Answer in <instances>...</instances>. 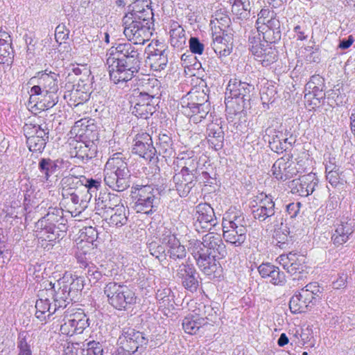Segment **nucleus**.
I'll list each match as a JSON object with an SVG mask.
<instances>
[{
    "label": "nucleus",
    "instance_id": "1",
    "mask_svg": "<svg viewBox=\"0 0 355 355\" xmlns=\"http://www.w3.org/2000/svg\"><path fill=\"white\" fill-rule=\"evenodd\" d=\"M110 80L114 83L128 82L139 71L142 62V49L132 42L117 44L107 53Z\"/></svg>",
    "mask_w": 355,
    "mask_h": 355
},
{
    "label": "nucleus",
    "instance_id": "2",
    "mask_svg": "<svg viewBox=\"0 0 355 355\" xmlns=\"http://www.w3.org/2000/svg\"><path fill=\"white\" fill-rule=\"evenodd\" d=\"M189 249L191 250L197 265L208 276H220L221 266L217 259L225 258L227 255L226 246L220 235L208 233L202 237V241L191 239L189 243Z\"/></svg>",
    "mask_w": 355,
    "mask_h": 355
},
{
    "label": "nucleus",
    "instance_id": "3",
    "mask_svg": "<svg viewBox=\"0 0 355 355\" xmlns=\"http://www.w3.org/2000/svg\"><path fill=\"white\" fill-rule=\"evenodd\" d=\"M153 12L146 0H137L123 18V33L128 41L144 44L153 35Z\"/></svg>",
    "mask_w": 355,
    "mask_h": 355
},
{
    "label": "nucleus",
    "instance_id": "4",
    "mask_svg": "<svg viewBox=\"0 0 355 355\" xmlns=\"http://www.w3.org/2000/svg\"><path fill=\"white\" fill-rule=\"evenodd\" d=\"M105 184L114 191H123L130 185L131 175L127 159L121 153H116L107 161L104 171Z\"/></svg>",
    "mask_w": 355,
    "mask_h": 355
},
{
    "label": "nucleus",
    "instance_id": "5",
    "mask_svg": "<svg viewBox=\"0 0 355 355\" xmlns=\"http://www.w3.org/2000/svg\"><path fill=\"white\" fill-rule=\"evenodd\" d=\"M65 220L63 210L59 207H49L47 213L35 223V232L39 239L53 243L58 240L62 234Z\"/></svg>",
    "mask_w": 355,
    "mask_h": 355
},
{
    "label": "nucleus",
    "instance_id": "6",
    "mask_svg": "<svg viewBox=\"0 0 355 355\" xmlns=\"http://www.w3.org/2000/svg\"><path fill=\"white\" fill-rule=\"evenodd\" d=\"M210 103L208 96L203 91H196L188 93L181 100L179 110L195 123L205 119L210 112Z\"/></svg>",
    "mask_w": 355,
    "mask_h": 355
},
{
    "label": "nucleus",
    "instance_id": "7",
    "mask_svg": "<svg viewBox=\"0 0 355 355\" xmlns=\"http://www.w3.org/2000/svg\"><path fill=\"white\" fill-rule=\"evenodd\" d=\"M322 288L317 282H311L297 291L289 301V308L293 313H306L315 306L322 297Z\"/></svg>",
    "mask_w": 355,
    "mask_h": 355
},
{
    "label": "nucleus",
    "instance_id": "8",
    "mask_svg": "<svg viewBox=\"0 0 355 355\" xmlns=\"http://www.w3.org/2000/svg\"><path fill=\"white\" fill-rule=\"evenodd\" d=\"M103 291L108 303L116 309L125 311L137 302L135 292L124 284L110 282L105 284Z\"/></svg>",
    "mask_w": 355,
    "mask_h": 355
},
{
    "label": "nucleus",
    "instance_id": "9",
    "mask_svg": "<svg viewBox=\"0 0 355 355\" xmlns=\"http://www.w3.org/2000/svg\"><path fill=\"white\" fill-rule=\"evenodd\" d=\"M132 193L135 195V209L137 212L150 214L155 212L160 202L159 193L157 189L151 185H136L132 187Z\"/></svg>",
    "mask_w": 355,
    "mask_h": 355
},
{
    "label": "nucleus",
    "instance_id": "10",
    "mask_svg": "<svg viewBox=\"0 0 355 355\" xmlns=\"http://www.w3.org/2000/svg\"><path fill=\"white\" fill-rule=\"evenodd\" d=\"M23 129L29 150L42 153L49 141V130L47 125L26 124Z\"/></svg>",
    "mask_w": 355,
    "mask_h": 355
},
{
    "label": "nucleus",
    "instance_id": "11",
    "mask_svg": "<svg viewBox=\"0 0 355 355\" xmlns=\"http://www.w3.org/2000/svg\"><path fill=\"white\" fill-rule=\"evenodd\" d=\"M254 85L242 82L237 78L230 79L226 88L225 101L230 98H235L236 103L243 109L250 107V93L254 90Z\"/></svg>",
    "mask_w": 355,
    "mask_h": 355
},
{
    "label": "nucleus",
    "instance_id": "12",
    "mask_svg": "<svg viewBox=\"0 0 355 355\" xmlns=\"http://www.w3.org/2000/svg\"><path fill=\"white\" fill-rule=\"evenodd\" d=\"M159 241L162 245H165L166 247L165 256L169 257L171 263L185 259L187 256L185 247L180 243L175 234L172 233L169 229L163 228L159 236Z\"/></svg>",
    "mask_w": 355,
    "mask_h": 355
},
{
    "label": "nucleus",
    "instance_id": "13",
    "mask_svg": "<svg viewBox=\"0 0 355 355\" xmlns=\"http://www.w3.org/2000/svg\"><path fill=\"white\" fill-rule=\"evenodd\" d=\"M148 339L143 332L132 327H124L122 329L118 343L122 349L131 355L135 353L139 347L147 345Z\"/></svg>",
    "mask_w": 355,
    "mask_h": 355
},
{
    "label": "nucleus",
    "instance_id": "14",
    "mask_svg": "<svg viewBox=\"0 0 355 355\" xmlns=\"http://www.w3.org/2000/svg\"><path fill=\"white\" fill-rule=\"evenodd\" d=\"M148 56L146 62L151 69L156 71H161L167 66L168 62V54L170 51L168 47L162 43L156 41L148 46Z\"/></svg>",
    "mask_w": 355,
    "mask_h": 355
},
{
    "label": "nucleus",
    "instance_id": "15",
    "mask_svg": "<svg viewBox=\"0 0 355 355\" xmlns=\"http://www.w3.org/2000/svg\"><path fill=\"white\" fill-rule=\"evenodd\" d=\"M193 226L197 232L210 230L217 224L214 209L208 203H200L195 208Z\"/></svg>",
    "mask_w": 355,
    "mask_h": 355
},
{
    "label": "nucleus",
    "instance_id": "16",
    "mask_svg": "<svg viewBox=\"0 0 355 355\" xmlns=\"http://www.w3.org/2000/svg\"><path fill=\"white\" fill-rule=\"evenodd\" d=\"M36 83L37 85L31 88V96L39 95L49 92L58 91V73L40 71L37 76L31 78L29 83Z\"/></svg>",
    "mask_w": 355,
    "mask_h": 355
},
{
    "label": "nucleus",
    "instance_id": "17",
    "mask_svg": "<svg viewBox=\"0 0 355 355\" xmlns=\"http://www.w3.org/2000/svg\"><path fill=\"white\" fill-rule=\"evenodd\" d=\"M92 138L86 141H76L71 144L72 147L70 150L71 156L80 160L82 163H87L89 160L96 157L97 153V145L94 142L96 138V134H92Z\"/></svg>",
    "mask_w": 355,
    "mask_h": 355
},
{
    "label": "nucleus",
    "instance_id": "18",
    "mask_svg": "<svg viewBox=\"0 0 355 355\" xmlns=\"http://www.w3.org/2000/svg\"><path fill=\"white\" fill-rule=\"evenodd\" d=\"M257 205L252 207V216L259 222L270 220L277 214L275 204L271 196L261 193L257 196Z\"/></svg>",
    "mask_w": 355,
    "mask_h": 355
},
{
    "label": "nucleus",
    "instance_id": "19",
    "mask_svg": "<svg viewBox=\"0 0 355 355\" xmlns=\"http://www.w3.org/2000/svg\"><path fill=\"white\" fill-rule=\"evenodd\" d=\"M252 45L250 50L254 55L255 60L259 62L263 67H268L277 60V51L268 43H262L260 38L254 37L250 42Z\"/></svg>",
    "mask_w": 355,
    "mask_h": 355
},
{
    "label": "nucleus",
    "instance_id": "20",
    "mask_svg": "<svg viewBox=\"0 0 355 355\" xmlns=\"http://www.w3.org/2000/svg\"><path fill=\"white\" fill-rule=\"evenodd\" d=\"M132 152L149 162H155L157 159V148L153 144L151 137L146 132L137 135Z\"/></svg>",
    "mask_w": 355,
    "mask_h": 355
},
{
    "label": "nucleus",
    "instance_id": "21",
    "mask_svg": "<svg viewBox=\"0 0 355 355\" xmlns=\"http://www.w3.org/2000/svg\"><path fill=\"white\" fill-rule=\"evenodd\" d=\"M176 276L181 279L183 287L193 293L199 286L198 275L194 266L188 261L176 266Z\"/></svg>",
    "mask_w": 355,
    "mask_h": 355
},
{
    "label": "nucleus",
    "instance_id": "22",
    "mask_svg": "<svg viewBox=\"0 0 355 355\" xmlns=\"http://www.w3.org/2000/svg\"><path fill=\"white\" fill-rule=\"evenodd\" d=\"M292 156L287 155L277 159L272 166V175L279 181L284 182L292 178L297 173V170L291 159Z\"/></svg>",
    "mask_w": 355,
    "mask_h": 355
},
{
    "label": "nucleus",
    "instance_id": "23",
    "mask_svg": "<svg viewBox=\"0 0 355 355\" xmlns=\"http://www.w3.org/2000/svg\"><path fill=\"white\" fill-rule=\"evenodd\" d=\"M318 179L315 173H310L292 180L289 187L292 192L300 196L306 197L311 194L318 186Z\"/></svg>",
    "mask_w": 355,
    "mask_h": 355
},
{
    "label": "nucleus",
    "instance_id": "24",
    "mask_svg": "<svg viewBox=\"0 0 355 355\" xmlns=\"http://www.w3.org/2000/svg\"><path fill=\"white\" fill-rule=\"evenodd\" d=\"M58 290L55 288V284L50 283V288L46 289L45 294L47 297H51L54 302V306L60 309H64L72 301H76L67 290V284L64 282L58 281Z\"/></svg>",
    "mask_w": 355,
    "mask_h": 355
},
{
    "label": "nucleus",
    "instance_id": "25",
    "mask_svg": "<svg viewBox=\"0 0 355 355\" xmlns=\"http://www.w3.org/2000/svg\"><path fill=\"white\" fill-rule=\"evenodd\" d=\"M67 202L71 203V208L74 209L76 214H80L88 207V204L92 199V194L87 193V189L81 186L78 189L73 190L69 193L68 196H62Z\"/></svg>",
    "mask_w": 355,
    "mask_h": 355
},
{
    "label": "nucleus",
    "instance_id": "26",
    "mask_svg": "<svg viewBox=\"0 0 355 355\" xmlns=\"http://www.w3.org/2000/svg\"><path fill=\"white\" fill-rule=\"evenodd\" d=\"M119 197L111 193H100L96 198V213L104 216L121 205Z\"/></svg>",
    "mask_w": 355,
    "mask_h": 355
},
{
    "label": "nucleus",
    "instance_id": "27",
    "mask_svg": "<svg viewBox=\"0 0 355 355\" xmlns=\"http://www.w3.org/2000/svg\"><path fill=\"white\" fill-rule=\"evenodd\" d=\"M197 181V176L186 173H175L172 179V182L174 184L173 189L175 190L180 197H187L196 186Z\"/></svg>",
    "mask_w": 355,
    "mask_h": 355
},
{
    "label": "nucleus",
    "instance_id": "28",
    "mask_svg": "<svg viewBox=\"0 0 355 355\" xmlns=\"http://www.w3.org/2000/svg\"><path fill=\"white\" fill-rule=\"evenodd\" d=\"M63 163L62 159H53L49 157L39 159L37 167L44 182H51V177L62 168Z\"/></svg>",
    "mask_w": 355,
    "mask_h": 355
},
{
    "label": "nucleus",
    "instance_id": "29",
    "mask_svg": "<svg viewBox=\"0 0 355 355\" xmlns=\"http://www.w3.org/2000/svg\"><path fill=\"white\" fill-rule=\"evenodd\" d=\"M138 92L148 96L155 101L159 102L161 94V83L155 78L144 77L140 80Z\"/></svg>",
    "mask_w": 355,
    "mask_h": 355
},
{
    "label": "nucleus",
    "instance_id": "30",
    "mask_svg": "<svg viewBox=\"0 0 355 355\" xmlns=\"http://www.w3.org/2000/svg\"><path fill=\"white\" fill-rule=\"evenodd\" d=\"M354 220H341L336 225V230L331 239L335 245L339 246L345 243L354 231Z\"/></svg>",
    "mask_w": 355,
    "mask_h": 355
},
{
    "label": "nucleus",
    "instance_id": "31",
    "mask_svg": "<svg viewBox=\"0 0 355 355\" xmlns=\"http://www.w3.org/2000/svg\"><path fill=\"white\" fill-rule=\"evenodd\" d=\"M39 297L40 299L35 302V317L40 321H45L58 310L54 304H51L44 290L40 292Z\"/></svg>",
    "mask_w": 355,
    "mask_h": 355
},
{
    "label": "nucleus",
    "instance_id": "32",
    "mask_svg": "<svg viewBox=\"0 0 355 355\" xmlns=\"http://www.w3.org/2000/svg\"><path fill=\"white\" fill-rule=\"evenodd\" d=\"M258 270L263 278L270 277V282L274 285L282 286L286 283V276L279 268L270 263L261 264Z\"/></svg>",
    "mask_w": 355,
    "mask_h": 355
},
{
    "label": "nucleus",
    "instance_id": "33",
    "mask_svg": "<svg viewBox=\"0 0 355 355\" xmlns=\"http://www.w3.org/2000/svg\"><path fill=\"white\" fill-rule=\"evenodd\" d=\"M207 139L209 146L215 150L223 147L224 132L218 123H211L207 128Z\"/></svg>",
    "mask_w": 355,
    "mask_h": 355
},
{
    "label": "nucleus",
    "instance_id": "34",
    "mask_svg": "<svg viewBox=\"0 0 355 355\" xmlns=\"http://www.w3.org/2000/svg\"><path fill=\"white\" fill-rule=\"evenodd\" d=\"M10 35L5 31H0V64L11 63L13 59Z\"/></svg>",
    "mask_w": 355,
    "mask_h": 355
},
{
    "label": "nucleus",
    "instance_id": "35",
    "mask_svg": "<svg viewBox=\"0 0 355 355\" xmlns=\"http://www.w3.org/2000/svg\"><path fill=\"white\" fill-rule=\"evenodd\" d=\"M223 238L225 241L234 245V246H241L246 239V231L239 230L237 228H230L228 225L222 223Z\"/></svg>",
    "mask_w": 355,
    "mask_h": 355
},
{
    "label": "nucleus",
    "instance_id": "36",
    "mask_svg": "<svg viewBox=\"0 0 355 355\" xmlns=\"http://www.w3.org/2000/svg\"><path fill=\"white\" fill-rule=\"evenodd\" d=\"M157 148V154L162 155L163 157L171 158L175 157V152L173 147V141L170 135L167 134H160L159 135Z\"/></svg>",
    "mask_w": 355,
    "mask_h": 355
},
{
    "label": "nucleus",
    "instance_id": "37",
    "mask_svg": "<svg viewBox=\"0 0 355 355\" xmlns=\"http://www.w3.org/2000/svg\"><path fill=\"white\" fill-rule=\"evenodd\" d=\"M226 37H227L217 35L213 37L211 46L214 52L219 55V57H226L229 55L232 51V42L228 40L230 37L227 35H226Z\"/></svg>",
    "mask_w": 355,
    "mask_h": 355
},
{
    "label": "nucleus",
    "instance_id": "38",
    "mask_svg": "<svg viewBox=\"0 0 355 355\" xmlns=\"http://www.w3.org/2000/svg\"><path fill=\"white\" fill-rule=\"evenodd\" d=\"M170 43L173 47L178 49H182L186 46L187 37L185 31L177 23L171 26V29L170 30Z\"/></svg>",
    "mask_w": 355,
    "mask_h": 355
},
{
    "label": "nucleus",
    "instance_id": "39",
    "mask_svg": "<svg viewBox=\"0 0 355 355\" xmlns=\"http://www.w3.org/2000/svg\"><path fill=\"white\" fill-rule=\"evenodd\" d=\"M67 320L72 326L76 334H82L89 324L88 322L89 318L83 311H78L70 314Z\"/></svg>",
    "mask_w": 355,
    "mask_h": 355
},
{
    "label": "nucleus",
    "instance_id": "40",
    "mask_svg": "<svg viewBox=\"0 0 355 355\" xmlns=\"http://www.w3.org/2000/svg\"><path fill=\"white\" fill-rule=\"evenodd\" d=\"M205 324V319L197 314H189L184 317L182 325L184 331L189 334H195L200 327Z\"/></svg>",
    "mask_w": 355,
    "mask_h": 355
},
{
    "label": "nucleus",
    "instance_id": "41",
    "mask_svg": "<svg viewBox=\"0 0 355 355\" xmlns=\"http://www.w3.org/2000/svg\"><path fill=\"white\" fill-rule=\"evenodd\" d=\"M81 176L69 175L62 178L60 180L62 196H68L73 190L78 189L81 185Z\"/></svg>",
    "mask_w": 355,
    "mask_h": 355
},
{
    "label": "nucleus",
    "instance_id": "42",
    "mask_svg": "<svg viewBox=\"0 0 355 355\" xmlns=\"http://www.w3.org/2000/svg\"><path fill=\"white\" fill-rule=\"evenodd\" d=\"M223 223L228 225L230 228L234 227L239 229L240 231L243 230L247 232L246 220L243 214L241 212H235L227 214L226 217L223 218Z\"/></svg>",
    "mask_w": 355,
    "mask_h": 355
},
{
    "label": "nucleus",
    "instance_id": "43",
    "mask_svg": "<svg viewBox=\"0 0 355 355\" xmlns=\"http://www.w3.org/2000/svg\"><path fill=\"white\" fill-rule=\"evenodd\" d=\"M158 105L157 102H153L148 105L135 104L131 108L132 113L137 118L147 119L150 118L153 113L156 112V106Z\"/></svg>",
    "mask_w": 355,
    "mask_h": 355
},
{
    "label": "nucleus",
    "instance_id": "44",
    "mask_svg": "<svg viewBox=\"0 0 355 355\" xmlns=\"http://www.w3.org/2000/svg\"><path fill=\"white\" fill-rule=\"evenodd\" d=\"M251 6L250 0H233L232 12L240 19H246L250 16Z\"/></svg>",
    "mask_w": 355,
    "mask_h": 355
},
{
    "label": "nucleus",
    "instance_id": "45",
    "mask_svg": "<svg viewBox=\"0 0 355 355\" xmlns=\"http://www.w3.org/2000/svg\"><path fill=\"white\" fill-rule=\"evenodd\" d=\"M125 207L123 205L115 209L114 214L110 218V225L112 226L121 227L126 224L128 218L125 214Z\"/></svg>",
    "mask_w": 355,
    "mask_h": 355
},
{
    "label": "nucleus",
    "instance_id": "46",
    "mask_svg": "<svg viewBox=\"0 0 355 355\" xmlns=\"http://www.w3.org/2000/svg\"><path fill=\"white\" fill-rule=\"evenodd\" d=\"M80 353V355H103V349L100 343L93 340L83 344Z\"/></svg>",
    "mask_w": 355,
    "mask_h": 355
},
{
    "label": "nucleus",
    "instance_id": "47",
    "mask_svg": "<svg viewBox=\"0 0 355 355\" xmlns=\"http://www.w3.org/2000/svg\"><path fill=\"white\" fill-rule=\"evenodd\" d=\"M57 93L58 91H54L37 95L40 96L38 99L40 100V103H42L41 106L43 109L48 110L57 104L58 98Z\"/></svg>",
    "mask_w": 355,
    "mask_h": 355
},
{
    "label": "nucleus",
    "instance_id": "48",
    "mask_svg": "<svg viewBox=\"0 0 355 355\" xmlns=\"http://www.w3.org/2000/svg\"><path fill=\"white\" fill-rule=\"evenodd\" d=\"M288 229L286 226L284 228L279 227L278 230H275L274 238L276 241V244L281 248H286L289 241L288 237Z\"/></svg>",
    "mask_w": 355,
    "mask_h": 355
},
{
    "label": "nucleus",
    "instance_id": "49",
    "mask_svg": "<svg viewBox=\"0 0 355 355\" xmlns=\"http://www.w3.org/2000/svg\"><path fill=\"white\" fill-rule=\"evenodd\" d=\"M83 282V277H76L73 279L69 285L67 284V290L70 291V294L75 300H78V297L80 295V292L84 287Z\"/></svg>",
    "mask_w": 355,
    "mask_h": 355
},
{
    "label": "nucleus",
    "instance_id": "50",
    "mask_svg": "<svg viewBox=\"0 0 355 355\" xmlns=\"http://www.w3.org/2000/svg\"><path fill=\"white\" fill-rule=\"evenodd\" d=\"M84 272L92 284H96L102 277L101 272L94 264L86 263L84 268Z\"/></svg>",
    "mask_w": 355,
    "mask_h": 355
},
{
    "label": "nucleus",
    "instance_id": "51",
    "mask_svg": "<svg viewBox=\"0 0 355 355\" xmlns=\"http://www.w3.org/2000/svg\"><path fill=\"white\" fill-rule=\"evenodd\" d=\"M198 164V157H195L191 159L187 160L186 163H183L181 166L182 169L179 173L197 176Z\"/></svg>",
    "mask_w": 355,
    "mask_h": 355
},
{
    "label": "nucleus",
    "instance_id": "52",
    "mask_svg": "<svg viewBox=\"0 0 355 355\" xmlns=\"http://www.w3.org/2000/svg\"><path fill=\"white\" fill-rule=\"evenodd\" d=\"M260 31L262 32L263 39L264 40V42L262 43H268L271 45L272 43L277 42L281 39L282 33L280 30H265Z\"/></svg>",
    "mask_w": 355,
    "mask_h": 355
},
{
    "label": "nucleus",
    "instance_id": "53",
    "mask_svg": "<svg viewBox=\"0 0 355 355\" xmlns=\"http://www.w3.org/2000/svg\"><path fill=\"white\" fill-rule=\"evenodd\" d=\"M24 332L20 333L18 338L17 348L18 355H32L30 345L28 344Z\"/></svg>",
    "mask_w": 355,
    "mask_h": 355
},
{
    "label": "nucleus",
    "instance_id": "54",
    "mask_svg": "<svg viewBox=\"0 0 355 355\" xmlns=\"http://www.w3.org/2000/svg\"><path fill=\"white\" fill-rule=\"evenodd\" d=\"M81 186L87 189V193L96 191L98 187H101V182L98 180L88 179L86 177L81 175Z\"/></svg>",
    "mask_w": 355,
    "mask_h": 355
},
{
    "label": "nucleus",
    "instance_id": "55",
    "mask_svg": "<svg viewBox=\"0 0 355 355\" xmlns=\"http://www.w3.org/2000/svg\"><path fill=\"white\" fill-rule=\"evenodd\" d=\"M295 37L297 40L303 41L308 38L310 32L309 28L304 22L295 26L293 28Z\"/></svg>",
    "mask_w": 355,
    "mask_h": 355
},
{
    "label": "nucleus",
    "instance_id": "56",
    "mask_svg": "<svg viewBox=\"0 0 355 355\" xmlns=\"http://www.w3.org/2000/svg\"><path fill=\"white\" fill-rule=\"evenodd\" d=\"M191 53L201 55L204 51L205 46L200 40L196 37H191L189 40Z\"/></svg>",
    "mask_w": 355,
    "mask_h": 355
},
{
    "label": "nucleus",
    "instance_id": "57",
    "mask_svg": "<svg viewBox=\"0 0 355 355\" xmlns=\"http://www.w3.org/2000/svg\"><path fill=\"white\" fill-rule=\"evenodd\" d=\"M269 145L271 150L277 153H283L288 149V146H286L285 142L278 137L272 138V140L269 141Z\"/></svg>",
    "mask_w": 355,
    "mask_h": 355
},
{
    "label": "nucleus",
    "instance_id": "58",
    "mask_svg": "<svg viewBox=\"0 0 355 355\" xmlns=\"http://www.w3.org/2000/svg\"><path fill=\"white\" fill-rule=\"evenodd\" d=\"M274 11L270 10L268 8H263L258 14V19L257 20V24L259 26H263L267 21L274 17Z\"/></svg>",
    "mask_w": 355,
    "mask_h": 355
},
{
    "label": "nucleus",
    "instance_id": "59",
    "mask_svg": "<svg viewBox=\"0 0 355 355\" xmlns=\"http://www.w3.org/2000/svg\"><path fill=\"white\" fill-rule=\"evenodd\" d=\"M257 29L258 31L265 30H280V21L278 19L273 17L272 19L270 18V20L267 21V22L263 26H259Z\"/></svg>",
    "mask_w": 355,
    "mask_h": 355
},
{
    "label": "nucleus",
    "instance_id": "60",
    "mask_svg": "<svg viewBox=\"0 0 355 355\" xmlns=\"http://www.w3.org/2000/svg\"><path fill=\"white\" fill-rule=\"evenodd\" d=\"M98 236L97 231L92 227H88L85 229V231L82 232V239H85L88 243H92Z\"/></svg>",
    "mask_w": 355,
    "mask_h": 355
},
{
    "label": "nucleus",
    "instance_id": "61",
    "mask_svg": "<svg viewBox=\"0 0 355 355\" xmlns=\"http://www.w3.org/2000/svg\"><path fill=\"white\" fill-rule=\"evenodd\" d=\"M149 250L150 254L157 259H159L163 255L165 256L166 250L162 245H157L155 243H152L149 245Z\"/></svg>",
    "mask_w": 355,
    "mask_h": 355
},
{
    "label": "nucleus",
    "instance_id": "62",
    "mask_svg": "<svg viewBox=\"0 0 355 355\" xmlns=\"http://www.w3.org/2000/svg\"><path fill=\"white\" fill-rule=\"evenodd\" d=\"M326 177L327 180L333 187H336L341 180L339 168H337V171H333L331 170V171H327Z\"/></svg>",
    "mask_w": 355,
    "mask_h": 355
},
{
    "label": "nucleus",
    "instance_id": "63",
    "mask_svg": "<svg viewBox=\"0 0 355 355\" xmlns=\"http://www.w3.org/2000/svg\"><path fill=\"white\" fill-rule=\"evenodd\" d=\"M306 51H309L308 54L305 55V59L306 61L309 62H319L320 60V53L318 49L313 50V48L311 46H309L305 49Z\"/></svg>",
    "mask_w": 355,
    "mask_h": 355
},
{
    "label": "nucleus",
    "instance_id": "64",
    "mask_svg": "<svg viewBox=\"0 0 355 355\" xmlns=\"http://www.w3.org/2000/svg\"><path fill=\"white\" fill-rule=\"evenodd\" d=\"M302 204L299 202L289 203L286 205V212L291 218H293L297 216L300 212Z\"/></svg>",
    "mask_w": 355,
    "mask_h": 355
}]
</instances>
